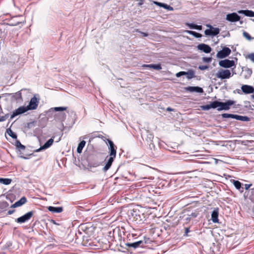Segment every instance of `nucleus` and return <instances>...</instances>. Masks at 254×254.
I'll use <instances>...</instances> for the list:
<instances>
[{
    "label": "nucleus",
    "mask_w": 254,
    "mask_h": 254,
    "mask_svg": "<svg viewBox=\"0 0 254 254\" xmlns=\"http://www.w3.org/2000/svg\"><path fill=\"white\" fill-rule=\"evenodd\" d=\"M39 99L35 96L31 98L27 106H21L15 110L10 116V119H12L16 116L23 114L28 110H35L38 105Z\"/></svg>",
    "instance_id": "1"
},
{
    "label": "nucleus",
    "mask_w": 254,
    "mask_h": 254,
    "mask_svg": "<svg viewBox=\"0 0 254 254\" xmlns=\"http://www.w3.org/2000/svg\"><path fill=\"white\" fill-rule=\"evenodd\" d=\"M107 141L109 144L108 148L110 157L108 159L107 162L105 163V166L103 168V171L104 172H106L110 168L113 161L116 157L117 153V147L114 142L109 139H107Z\"/></svg>",
    "instance_id": "2"
},
{
    "label": "nucleus",
    "mask_w": 254,
    "mask_h": 254,
    "mask_svg": "<svg viewBox=\"0 0 254 254\" xmlns=\"http://www.w3.org/2000/svg\"><path fill=\"white\" fill-rule=\"evenodd\" d=\"M235 103V101L231 100H228L225 102L219 101V108H217V110L218 111L229 110L230 109V106Z\"/></svg>",
    "instance_id": "3"
},
{
    "label": "nucleus",
    "mask_w": 254,
    "mask_h": 254,
    "mask_svg": "<svg viewBox=\"0 0 254 254\" xmlns=\"http://www.w3.org/2000/svg\"><path fill=\"white\" fill-rule=\"evenodd\" d=\"M216 76L217 78L222 80L229 78L232 76V75L229 69H221L218 70L216 74Z\"/></svg>",
    "instance_id": "4"
},
{
    "label": "nucleus",
    "mask_w": 254,
    "mask_h": 254,
    "mask_svg": "<svg viewBox=\"0 0 254 254\" xmlns=\"http://www.w3.org/2000/svg\"><path fill=\"white\" fill-rule=\"evenodd\" d=\"M33 215V212L32 211H29L24 215L17 218L15 221L18 223H23L28 221Z\"/></svg>",
    "instance_id": "5"
},
{
    "label": "nucleus",
    "mask_w": 254,
    "mask_h": 254,
    "mask_svg": "<svg viewBox=\"0 0 254 254\" xmlns=\"http://www.w3.org/2000/svg\"><path fill=\"white\" fill-rule=\"evenodd\" d=\"M231 52V51L229 48L225 47L221 50L217 52L216 57L219 59H224L228 57Z\"/></svg>",
    "instance_id": "6"
},
{
    "label": "nucleus",
    "mask_w": 254,
    "mask_h": 254,
    "mask_svg": "<svg viewBox=\"0 0 254 254\" xmlns=\"http://www.w3.org/2000/svg\"><path fill=\"white\" fill-rule=\"evenodd\" d=\"M219 64L221 67L224 68H230L235 65V62L233 60L225 59L220 61L219 62Z\"/></svg>",
    "instance_id": "7"
},
{
    "label": "nucleus",
    "mask_w": 254,
    "mask_h": 254,
    "mask_svg": "<svg viewBox=\"0 0 254 254\" xmlns=\"http://www.w3.org/2000/svg\"><path fill=\"white\" fill-rule=\"evenodd\" d=\"M241 17L236 12H232L226 15V20L231 22L240 21Z\"/></svg>",
    "instance_id": "8"
},
{
    "label": "nucleus",
    "mask_w": 254,
    "mask_h": 254,
    "mask_svg": "<svg viewBox=\"0 0 254 254\" xmlns=\"http://www.w3.org/2000/svg\"><path fill=\"white\" fill-rule=\"evenodd\" d=\"M220 33L219 28L212 27L211 29H207L204 31V34L207 36H215Z\"/></svg>",
    "instance_id": "9"
},
{
    "label": "nucleus",
    "mask_w": 254,
    "mask_h": 254,
    "mask_svg": "<svg viewBox=\"0 0 254 254\" xmlns=\"http://www.w3.org/2000/svg\"><path fill=\"white\" fill-rule=\"evenodd\" d=\"M197 49L198 50L202 51L206 54L210 53L212 50V49L209 45L204 43L198 44L197 46Z\"/></svg>",
    "instance_id": "10"
},
{
    "label": "nucleus",
    "mask_w": 254,
    "mask_h": 254,
    "mask_svg": "<svg viewBox=\"0 0 254 254\" xmlns=\"http://www.w3.org/2000/svg\"><path fill=\"white\" fill-rule=\"evenodd\" d=\"M130 215L133 217L134 220L137 222L142 221V215H140L139 211L136 209L130 210Z\"/></svg>",
    "instance_id": "11"
},
{
    "label": "nucleus",
    "mask_w": 254,
    "mask_h": 254,
    "mask_svg": "<svg viewBox=\"0 0 254 254\" xmlns=\"http://www.w3.org/2000/svg\"><path fill=\"white\" fill-rule=\"evenodd\" d=\"M144 242H141V240L133 242V243H127L125 245L128 248H132L133 249H135L137 248H143V243Z\"/></svg>",
    "instance_id": "12"
},
{
    "label": "nucleus",
    "mask_w": 254,
    "mask_h": 254,
    "mask_svg": "<svg viewBox=\"0 0 254 254\" xmlns=\"http://www.w3.org/2000/svg\"><path fill=\"white\" fill-rule=\"evenodd\" d=\"M54 139L51 138L48 140L42 146H41L39 148L36 149L35 150V152H40L43 150L46 149L50 147L53 143Z\"/></svg>",
    "instance_id": "13"
},
{
    "label": "nucleus",
    "mask_w": 254,
    "mask_h": 254,
    "mask_svg": "<svg viewBox=\"0 0 254 254\" xmlns=\"http://www.w3.org/2000/svg\"><path fill=\"white\" fill-rule=\"evenodd\" d=\"M185 89L187 91L190 92H195L198 93H202L203 92L202 88L198 86H188L185 88Z\"/></svg>",
    "instance_id": "14"
},
{
    "label": "nucleus",
    "mask_w": 254,
    "mask_h": 254,
    "mask_svg": "<svg viewBox=\"0 0 254 254\" xmlns=\"http://www.w3.org/2000/svg\"><path fill=\"white\" fill-rule=\"evenodd\" d=\"M231 182L233 184L234 186L240 193L244 192L243 184L239 181L235 180H231Z\"/></svg>",
    "instance_id": "15"
},
{
    "label": "nucleus",
    "mask_w": 254,
    "mask_h": 254,
    "mask_svg": "<svg viewBox=\"0 0 254 254\" xmlns=\"http://www.w3.org/2000/svg\"><path fill=\"white\" fill-rule=\"evenodd\" d=\"M198 215V212L195 210L194 212H191L190 214L184 215V217L185 218L184 219L186 221V223H189L192 219L197 217Z\"/></svg>",
    "instance_id": "16"
},
{
    "label": "nucleus",
    "mask_w": 254,
    "mask_h": 254,
    "mask_svg": "<svg viewBox=\"0 0 254 254\" xmlns=\"http://www.w3.org/2000/svg\"><path fill=\"white\" fill-rule=\"evenodd\" d=\"M27 202V198L25 196L22 197L19 200L16 201L14 204L10 206V208H16L19 207L25 204Z\"/></svg>",
    "instance_id": "17"
},
{
    "label": "nucleus",
    "mask_w": 254,
    "mask_h": 254,
    "mask_svg": "<svg viewBox=\"0 0 254 254\" xmlns=\"http://www.w3.org/2000/svg\"><path fill=\"white\" fill-rule=\"evenodd\" d=\"M241 89L245 94H251L254 92V88L251 85H243L241 87Z\"/></svg>",
    "instance_id": "18"
},
{
    "label": "nucleus",
    "mask_w": 254,
    "mask_h": 254,
    "mask_svg": "<svg viewBox=\"0 0 254 254\" xmlns=\"http://www.w3.org/2000/svg\"><path fill=\"white\" fill-rule=\"evenodd\" d=\"M238 13L242 14L246 16L253 17H254V11L251 10H239L238 11Z\"/></svg>",
    "instance_id": "19"
},
{
    "label": "nucleus",
    "mask_w": 254,
    "mask_h": 254,
    "mask_svg": "<svg viewBox=\"0 0 254 254\" xmlns=\"http://www.w3.org/2000/svg\"><path fill=\"white\" fill-rule=\"evenodd\" d=\"M218 209L215 208L211 213V220L214 223H218L219 221L218 219Z\"/></svg>",
    "instance_id": "20"
},
{
    "label": "nucleus",
    "mask_w": 254,
    "mask_h": 254,
    "mask_svg": "<svg viewBox=\"0 0 254 254\" xmlns=\"http://www.w3.org/2000/svg\"><path fill=\"white\" fill-rule=\"evenodd\" d=\"M48 210L54 213H59L62 212L63 211V207H55L52 206H50L48 207Z\"/></svg>",
    "instance_id": "21"
},
{
    "label": "nucleus",
    "mask_w": 254,
    "mask_h": 254,
    "mask_svg": "<svg viewBox=\"0 0 254 254\" xmlns=\"http://www.w3.org/2000/svg\"><path fill=\"white\" fill-rule=\"evenodd\" d=\"M186 25L191 29H196L197 30H201L202 29V25H197L193 23H187Z\"/></svg>",
    "instance_id": "22"
},
{
    "label": "nucleus",
    "mask_w": 254,
    "mask_h": 254,
    "mask_svg": "<svg viewBox=\"0 0 254 254\" xmlns=\"http://www.w3.org/2000/svg\"><path fill=\"white\" fill-rule=\"evenodd\" d=\"M253 185L252 184H243V188H244V194L243 196L244 198L245 199L246 197V194L248 192V191H249V190H251V187H253Z\"/></svg>",
    "instance_id": "23"
},
{
    "label": "nucleus",
    "mask_w": 254,
    "mask_h": 254,
    "mask_svg": "<svg viewBox=\"0 0 254 254\" xmlns=\"http://www.w3.org/2000/svg\"><path fill=\"white\" fill-rule=\"evenodd\" d=\"M186 32L188 34L193 36L195 38H199L202 36V35L200 33L196 32L195 31H194L187 30Z\"/></svg>",
    "instance_id": "24"
},
{
    "label": "nucleus",
    "mask_w": 254,
    "mask_h": 254,
    "mask_svg": "<svg viewBox=\"0 0 254 254\" xmlns=\"http://www.w3.org/2000/svg\"><path fill=\"white\" fill-rule=\"evenodd\" d=\"M235 119L239 121L244 122H249L250 121V118L247 116H243L238 115H236Z\"/></svg>",
    "instance_id": "25"
},
{
    "label": "nucleus",
    "mask_w": 254,
    "mask_h": 254,
    "mask_svg": "<svg viewBox=\"0 0 254 254\" xmlns=\"http://www.w3.org/2000/svg\"><path fill=\"white\" fill-rule=\"evenodd\" d=\"M86 142L84 140L81 141L78 145L77 148V152L81 153L82 152L83 147L85 146Z\"/></svg>",
    "instance_id": "26"
},
{
    "label": "nucleus",
    "mask_w": 254,
    "mask_h": 254,
    "mask_svg": "<svg viewBox=\"0 0 254 254\" xmlns=\"http://www.w3.org/2000/svg\"><path fill=\"white\" fill-rule=\"evenodd\" d=\"M252 70L251 69H250L249 68H246L245 70H243V74L245 78L247 79L249 78L252 75Z\"/></svg>",
    "instance_id": "27"
},
{
    "label": "nucleus",
    "mask_w": 254,
    "mask_h": 254,
    "mask_svg": "<svg viewBox=\"0 0 254 254\" xmlns=\"http://www.w3.org/2000/svg\"><path fill=\"white\" fill-rule=\"evenodd\" d=\"M8 206L9 204L7 201H0V210H5Z\"/></svg>",
    "instance_id": "28"
},
{
    "label": "nucleus",
    "mask_w": 254,
    "mask_h": 254,
    "mask_svg": "<svg viewBox=\"0 0 254 254\" xmlns=\"http://www.w3.org/2000/svg\"><path fill=\"white\" fill-rule=\"evenodd\" d=\"M12 182V180L9 178H0V183L2 184L8 185H9Z\"/></svg>",
    "instance_id": "29"
},
{
    "label": "nucleus",
    "mask_w": 254,
    "mask_h": 254,
    "mask_svg": "<svg viewBox=\"0 0 254 254\" xmlns=\"http://www.w3.org/2000/svg\"><path fill=\"white\" fill-rule=\"evenodd\" d=\"M82 245L85 247L91 246V243L89 242L87 236L83 237Z\"/></svg>",
    "instance_id": "30"
},
{
    "label": "nucleus",
    "mask_w": 254,
    "mask_h": 254,
    "mask_svg": "<svg viewBox=\"0 0 254 254\" xmlns=\"http://www.w3.org/2000/svg\"><path fill=\"white\" fill-rule=\"evenodd\" d=\"M187 78L190 79L195 77L194 71L192 69H190L187 71Z\"/></svg>",
    "instance_id": "31"
},
{
    "label": "nucleus",
    "mask_w": 254,
    "mask_h": 254,
    "mask_svg": "<svg viewBox=\"0 0 254 254\" xmlns=\"http://www.w3.org/2000/svg\"><path fill=\"white\" fill-rule=\"evenodd\" d=\"M7 134L13 139L17 138V134L13 132L10 128H7L6 131Z\"/></svg>",
    "instance_id": "32"
},
{
    "label": "nucleus",
    "mask_w": 254,
    "mask_h": 254,
    "mask_svg": "<svg viewBox=\"0 0 254 254\" xmlns=\"http://www.w3.org/2000/svg\"><path fill=\"white\" fill-rule=\"evenodd\" d=\"M219 101L218 100H215L213 102H210V106L211 109H216L219 108Z\"/></svg>",
    "instance_id": "33"
},
{
    "label": "nucleus",
    "mask_w": 254,
    "mask_h": 254,
    "mask_svg": "<svg viewBox=\"0 0 254 254\" xmlns=\"http://www.w3.org/2000/svg\"><path fill=\"white\" fill-rule=\"evenodd\" d=\"M222 118H232L235 119L236 115L228 113H223L221 115Z\"/></svg>",
    "instance_id": "34"
},
{
    "label": "nucleus",
    "mask_w": 254,
    "mask_h": 254,
    "mask_svg": "<svg viewBox=\"0 0 254 254\" xmlns=\"http://www.w3.org/2000/svg\"><path fill=\"white\" fill-rule=\"evenodd\" d=\"M154 138V135L152 133L147 132V138L146 141L148 142H152Z\"/></svg>",
    "instance_id": "35"
},
{
    "label": "nucleus",
    "mask_w": 254,
    "mask_h": 254,
    "mask_svg": "<svg viewBox=\"0 0 254 254\" xmlns=\"http://www.w3.org/2000/svg\"><path fill=\"white\" fill-rule=\"evenodd\" d=\"M141 242H144L143 243V248L145 247L146 244L150 243V242L151 241L149 238L145 237V236L143 237V240H141Z\"/></svg>",
    "instance_id": "36"
},
{
    "label": "nucleus",
    "mask_w": 254,
    "mask_h": 254,
    "mask_svg": "<svg viewBox=\"0 0 254 254\" xmlns=\"http://www.w3.org/2000/svg\"><path fill=\"white\" fill-rule=\"evenodd\" d=\"M151 68L156 69V70H160L162 69V67L160 64H152Z\"/></svg>",
    "instance_id": "37"
},
{
    "label": "nucleus",
    "mask_w": 254,
    "mask_h": 254,
    "mask_svg": "<svg viewBox=\"0 0 254 254\" xmlns=\"http://www.w3.org/2000/svg\"><path fill=\"white\" fill-rule=\"evenodd\" d=\"M200 108H201V110L203 111H208V110H210V109H211V106H210V104L205 105H202L200 107Z\"/></svg>",
    "instance_id": "38"
},
{
    "label": "nucleus",
    "mask_w": 254,
    "mask_h": 254,
    "mask_svg": "<svg viewBox=\"0 0 254 254\" xmlns=\"http://www.w3.org/2000/svg\"><path fill=\"white\" fill-rule=\"evenodd\" d=\"M243 35L245 38H246L248 40H252L253 38L251 37V36L247 32L244 31Z\"/></svg>",
    "instance_id": "39"
},
{
    "label": "nucleus",
    "mask_w": 254,
    "mask_h": 254,
    "mask_svg": "<svg viewBox=\"0 0 254 254\" xmlns=\"http://www.w3.org/2000/svg\"><path fill=\"white\" fill-rule=\"evenodd\" d=\"M162 7L170 11H172L173 10V7L165 3H163Z\"/></svg>",
    "instance_id": "40"
},
{
    "label": "nucleus",
    "mask_w": 254,
    "mask_h": 254,
    "mask_svg": "<svg viewBox=\"0 0 254 254\" xmlns=\"http://www.w3.org/2000/svg\"><path fill=\"white\" fill-rule=\"evenodd\" d=\"M211 57H203L202 61L204 63H209L212 61Z\"/></svg>",
    "instance_id": "41"
},
{
    "label": "nucleus",
    "mask_w": 254,
    "mask_h": 254,
    "mask_svg": "<svg viewBox=\"0 0 254 254\" xmlns=\"http://www.w3.org/2000/svg\"><path fill=\"white\" fill-rule=\"evenodd\" d=\"M66 108H67L66 107H57L54 108V110L55 111H57V112L64 111L66 110Z\"/></svg>",
    "instance_id": "42"
},
{
    "label": "nucleus",
    "mask_w": 254,
    "mask_h": 254,
    "mask_svg": "<svg viewBox=\"0 0 254 254\" xmlns=\"http://www.w3.org/2000/svg\"><path fill=\"white\" fill-rule=\"evenodd\" d=\"M9 117V114H6L4 116L0 117V122L5 121Z\"/></svg>",
    "instance_id": "43"
},
{
    "label": "nucleus",
    "mask_w": 254,
    "mask_h": 254,
    "mask_svg": "<svg viewBox=\"0 0 254 254\" xmlns=\"http://www.w3.org/2000/svg\"><path fill=\"white\" fill-rule=\"evenodd\" d=\"M208 66L207 65H199L198 68L199 69L204 70L208 68Z\"/></svg>",
    "instance_id": "44"
},
{
    "label": "nucleus",
    "mask_w": 254,
    "mask_h": 254,
    "mask_svg": "<svg viewBox=\"0 0 254 254\" xmlns=\"http://www.w3.org/2000/svg\"><path fill=\"white\" fill-rule=\"evenodd\" d=\"M136 32L139 33L142 35L143 37H147L148 36V34L145 32H143L142 31H139L138 29L136 30Z\"/></svg>",
    "instance_id": "45"
},
{
    "label": "nucleus",
    "mask_w": 254,
    "mask_h": 254,
    "mask_svg": "<svg viewBox=\"0 0 254 254\" xmlns=\"http://www.w3.org/2000/svg\"><path fill=\"white\" fill-rule=\"evenodd\" d=\"M190 232V228L189 227H186L185 228V234H184V236H188V233Z\"/></svg>",
    "instance_id": "46"
},
{
    "label": "nucleus",
    "mask_w": 254,
    "mask_h": 254,
    "mask_svg": "<svg viewBox=\"0 0 254 254\" xmlns=\"http://www.w3.org/2000/svg\"><path fill=\"white\" fill-rule=\"evenodd\" d=\"M249 58L254 63V53L249 55Z\"/></svg>",
    "instance_id": "47"
},
{
    "label": "nucleus",
    "mask_w": 254,
    "mask_h": 254,
    "mask_svg": "<svg viewBox=\"0 0 254 254\" xmlns=\"http://www.w3.org/2000/svg\"><path fill=\"white\" fill-rule=\"evenodd\" d=\"M154 3L155 5H156L159 7H163V3H162V2H158V1H154Z\"/></svg>",
    "instance_id": "48"
},
{
    "label": "nucleus",
    "mask_w": 254,
    "mask_h": 254,
    "mask_svg": "<svg viewBox=\"0 0 254 254\" xmlns=\"http://www.w3.org/2000/svg\"><path fill=\"white\" fill-rule=\"evenodd\" d=\"M17 149H18L19 151H20L21 150H24L25 149V146L21 144V145L17 147Z\"/></svg>",
    "instance_id": "49"
},
{
    "label": "nucleus",
    "mask_w": 254,
    "mask_h": 254,
    "mask_svg": "<svg viewBox=\"0 0 254 254\" xmlns=\"http://www.w3.org/2000/svg\"><path fill=\"white\" fill-rule=\"evenodd\" d=\"M20 145H21V142L19 140H17L15 142V146L16 147V148L18 147Z\"/></svg>",
    "instance_id": "50"
},
{
    "label": "nucleus",
    "mask_w": 254,
    "mask_h": 254,
    "mask_svg": "<svg viewBox=\"0 0 254 254\" xmlns=\"http://www.w3.org/2000/svg\"><path fill=\"white\" fill-rule=\"evenodd\" d=\"M152 64H144L142 65V67H146V68H151Z\"/></svg>",
    "instance_id": "51"
},
{
    "label": "nucleus",
    "mask_w": 254,
    "mask_h": 254,
    "mask_svg": "<svg viewBox=\"0 0 254 254\" xmlns=\"http://www.w3.org/2000/svg\"><path fill=\"white\" fill-rule=\"evenodd\" d=\"M34 126V122H30L27 124V127L31 128Z\"/></svg>",
    "instance_id": "52"
},
{
    "label": "nucleus",
    "mask_w": 254,
    "mask_h": 254,
    "mask_svg": "<svg viewBox=\"0 0 254 254\" xmlns=\"http://www.w3.org/2000/svg\"><path fill=\"white\" fill-rule=\"evenodd\" d=\"M14 212H15V210L14 209L9 210L8 211L7 214L8 215H11V214H13Z\"/></svg>",
    "instance_id": "53"
},
{
    "label": "nucleus",
    "mask_w": 254,
    "mask_h": 254,
    "mask_svg": "<svg viewBox=\"0 0 254 254\" xmlns=\"http://www.w3.org/2000/svg\"><path fill=\"white\" fill-rule=\"evenodd\" d=\"M176 77H180L182 76V71H180V72H177V73L176 74Z\"/></svg>",
    "instance_id": "54"
},
{
    "label": "nucleus",
    "mask_w": 254,
    "mask_h": 254,
    "mask_svg": "<svg viewBox=\"0 0 254 254\" xmlns=\"http://www.w3.org/2000/svg\"><path fill=\"white\" fill-rule=\"evenodd\" d=\"M149 147L152 149V148H155V145L152 143V142H150V144H149Z\"/></svg>",
    "instance_id": "55"
},
{
    "label": "nucleus",
    "mask_w": 254,
    "mask_h": 254,
    "mask_svg": "<svg viewBox=\"0 0 254 254\" xmlns=\"http://www.w3.org/2000/svg\"><path fill=\"white\" fill-rule=\"evenodd\" d=\"M174 110V109H172L170 107H168L167 109H166V111H173Z\"/></svg>",
    "instance_id": "56"
},
{
    "label": "nucleus",
    "mask_w": 254,
    "mask_h": 254,
    "mask_svg": "<svg viewBox=\"0 0 254 254\" xmlns=\"http://www.w3.org/2000/svg\"><path fill=\"white\" fill-rule=\"evenodd\" d=\"M182 76L187 75V71H182Z\"/></svg>",
    "instance_id": "57"
},
{
    "label": "nucleus",
    "mask_w": 254,
    "mask_h": 254,
    "mask_svg": "<svg viewBox=\"0 0 254 254\" xmlns=\"http://www.w3.org/2000/svg\"><path fill=\"white\" fill-rule=\"evenodd\" d=\"M206 26L207 27H208L209 29H211L212 27H213V26L209 24H206Z\"/></svg>",
    "instance_id": "58"
},
{
    "label": "nucleus",
    "mask_w": 254,
    "mask_h": 254,
    "mask_svg": "<svg viewBox=\"0 0 254 254\" xmlns=\"http://www.w3.org/2000/svg\"><path fill=\"white\" fill-rule=\"evenodd\" d=\"M99 165V163L98 162H96L94 164L93 167H97Z\"/></svg>",
    "instance_id": "59"
},
{
    "label": "nucleus",
    "mask_w": 254,
    "mask_h": 254,
    "mask_svg": "<svg viewBox=\"0 0 254 254\" xmlns=\"http://www.w3.org/2000/svg\"><path fill=\"white\" fill-rule=\"evenodd\" d=\"M251 98L254 99V94L251 95Z\"/></svg>",
    "instance_id": "60"
},
{
    "label": "nucleus",
    "mask_w": 254,
    "mask_h": 254,
    "mask_svg": "<svg viewBox=\"0 0 254 254\" xmlns=\"http://www.w3.org/2000/svg\"><path fill=\"white\" fill-rule=\"evenodd\" d=\"M143 3V0H141V2L139 3V5H141Z\"/></svg>",
    "instance_id": "61"
},
{
    "label": "nucleus",
    "mask_w": 254,
    "mask_h": 254,
    "mask_svg": "<svg viewBox=\"0 0 254 254\" xmlns=\"http://www.w3.org/2000/svg\"><path fill=\"white\" fill-rule=\"evenodd\" d=\"M20 157H21V158H24V159H27V157H24V156H21Z\"/></svg>",
    "instance_id": "62"
}]
</instances>
